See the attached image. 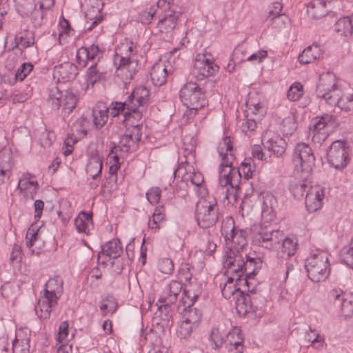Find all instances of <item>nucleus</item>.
<instances>
[{
	"instance_id": "obj_1",
	"label": "nucleus",
	"mask_w": 353,
	"mask_h": 353,
	"mask_svg": "<svg viewBox=\"0 0 353 353\" xmlns=\"http://www.w3.org/2000/svg\"><path fill=\"white\" fill-rule=\"evenodd\" d=\"M224 267L228 274H235L236 281H243L248 288V292L243 296V302H249L250 307L257 308L256 300L258 294L256 289L252 285L251 280L257 274L262 267V261L256 254H247L243 252L239 255L227 256L223 261Z\"/></svg>"
},
{
	"instance_id": "obj_2",
	"label": "nucleus",
	"mask_w": 353,
	"mask_h": 353,
	"mask_svg": "<svg viewBox=\"0 0 353 353\" xmlns=\"http://www.w3.org/2000/svg\"><path fill=\"white\" fill-rule=\"evenodd\" d=\"M217 152L221 159L219 168V184L226 188L225 199L228 203H233L239 198L241 176L237 168L232 165L235 150L230 137H224L219 141Z\"/></svg>"
},
{
	"instance_id": "obj_3",
	"label": "nucleus",
	"mask_w": 353,
	"mask_h": 353,
	"mask_svg": "<svg viewBox=\"0 0 353 353\" xmlns=\"http://www.w3.org/2000/svg\"><path fill=\"white\" fill-rule=\"evenodd\" d=\"M195 139L193 137H185L183 140L182 146L185 161H182L173 172L174 179L172 181L174 180L178 181L180 179L177 186L183 190H185L189 183L194 186H199L198 194L200 196L207 195L208 190L203 185V176L200 172L195 171L192 165L195 159Z\"/></svg>"
},
{
	"instance_id": "obj_4",
	"label": "nucleus",
	"mask_w": 353,
	"mask_h": 353,
	"mask_svg": "<svg viewBox=\"0 0 353 353\" xmlns=\"http://www.w3.org/2000/svg\"><path fill=\"white\" fill-rule=\"evenodd\" d=\"M334 81L330 74L320 76L316 89L317 97L331 108L338 107L345 112H353V93H344Z\"/></svg>"
},
{
	"instance_id": "obj_5",
	"label": "nucleus",
	"mask_w": 353,
	"mask_h": 353,
	"mask_svg": "<svg viewBox=\"0 0 353 353\" xmlns=\"http://www.w3.org/2000/svg\"><path fill=\"white\" fill-rule=\"evenodd\" d=\"M63 292V280L59 276L50 278L46 283L44 289L40 293L39 299L35 306V312L41 319H48L52 308L57 305Z\"/></svg>"
},
{
	"instance_id": "obj_6",
	"label": "nucleus",
	"mask_w": 353,
	"mask_h": 353,
	"mask_svg": "<svg viewBox=\"0 0 353 353\" xmlns=\"http://www.w3.org/2000/svg\"><path fill=\"white\" fill-rule=\"evenodd\" d=\"M132 102V92L128 97L125 102H112L109 108L103 107V109H94L92 112L93 125L96 129L101 128L108 119L110 113L112 117L119 114L123 117L121 122L123 126L129 130L132 125L129 123L132 117V106L130 103Z\"/></svg>"
},
{
	"instance_id": "obj_7",
	"label": "nucleus",
	"mask_w": 353,
	"mask_h": 353,
	"mask_svg": "<svg viewBox=\"0 0 353 353\" xmlns=\"http://www.w3.org/2000/svg\"><path fill=\"white\" fill-rule=\"evenodd\" d=\"M328 256L326 252L319 249L310 252L305 259V268L312 281L319 283L328 277L330 271Z\"/></svg>"
},
{
	"instance_id": "obj_8",
	"label": "nucleus",
	"mask_w": 353,
	"mask_h": 353,
	"mask_svg": "<svg viewBox=\"0 0 353 353\" xmlns=\"http://www.w3.org/2000/svg\"><path fill=\"white\" fill-rule=\"evenodd\" d=\"M199 186H194L197 195L201 199L197 201L195 209V219L200 228H208L214 225L218 220L219 207L215 198L205 195L200 196L198 194Z\"/></svg>"
},
{
	"instance_id": "obj_9",
	"label": "nucleus",
	"mask_w": 353,
	"mask_h": 353,
	"mask_svg": "<svg viewBox=\"0 0 353 353\" xmlns=\"http://www.w3.org/2000/svg\"><path fill=\"white\" fill-rule=\"evenodd\" d=\"M279 248L276 254L277 263L281 268L279 271V277L281 281L285 282L289 274L294 270L296 261L292 259L296 253L297 243L290 238H283L279 244Z\"/></svg>"
},
{
	"instance_id": "obj_10",
	"label": "nucleus",
	"mask_w": 353,
	"mask_h": 353,
	"mask_svg": "<svg viewBox=\"0 0 353 353\" xmlns=\"http://www.w3.org/2000/svg\"><path fill=\"white\" fill-rule=\"evenodd\" d=\"M132 46L127 43H121L115 50L114 63L117 67L116 73L123 83L125 88H128L132 79L131 70V54Z\"/></svg>"
},
{
	"instance_id": "obj_11",
	"label": "nucleus",
	"mask_w": 353,
	"mask_h": 353,
	"mask_svg": "<svg viewBox=\"0 0 353 353\" xmlns=\"http://www.w3.org/2000/svg\"><path fill=\"white\" fill-rule=\"evenodd\" d=\"M150 88L148 74L143 72L139 74L134 88V100L136 101V103H134V119H141L146 111L150 95Z\"/></svg>"
},
{
	"instance_id": "obj_12",
	"label": "nucleus",
	"mask_w": 353,
	"mask_h": 353,
	"mask_svg": "<svg viewBox=\"0 0 353 353\" xmlns=\"http://www.w3.org/2000/svg\"><path fill=\"white\" fill-rule=\"evenodd\" d=\"M251 241L255 245L268 249L276 250L282 240L283 232L279 230H268L261 225L251 227Z\"/></svg>"
},
{
	"instance_id": "obj_13",
	"label": "nucleus",
	"mask_w": 353,
	"mask_h": 353,
	"mask_svg": "<svg viewBox=\"0 0 353 353\" xmlns=\"http://www.w3.org/2000/svg\"><path fill=\"white\" fill-rule=\"evenodd\" d=\"M335 124V118L330 114L316 117L312 121L308 129V137L316 145H321L326 140Z\"/></svg>"
},
{
	"instance_id": "obj_14",
	"label": "nucleus",
	"mask_w": 353,
	"mask_h": 353,
	"mask_svg": "<svg viewBox=\"0 0 353 353\" xmlns=\"http://www.w3.org/2000/svg\"><path fill=\"white\" fill-rule=\"evenodd\" d=\"M228 225L222 228V234L225 236L226 244L230 247L228 256L241 254L245 252L247 245V232L243 230L235 228L234 221L229 222Z\"/></svg>"
},
{
	"instance_id": "obj_15",
	"label": "nucleus",
	"mask_w": 353,
	"mask_h": 353,
	"mask_svg": "<svg viewBox=\"0 0 353 353\" xmlns=\"http://www.w3.org/2000/svg\"><path fill=\"white\" fill-rule=\"evenodd\" d=\"M292 162L297 172H301L306 176L311 174L314 166L315 157L308 144L299 143L294 148Z\"/></svg>"
},
{
	"instance_id": "obj_16",
	"label": "nucleus",
	"mask_w": 353,
	"mask_h": 353,
	"mask_svg": "<svg viewBox=\"0 0 353 353\" xmlns=\"http://www.w3.org/2000/svg\"><path fill=\"white\" fill-rule=\"evenodd\" d=\"M179 97L183 105L190 110L196 111L206 104L200 87L194 82L185 84L180 90Z\"/></svg>"
},
{
	"instance_id": "obj_17",
	"label": "nucleus",
	"mask_w": 353,
	"mask_h": 353,
	"mask_svg": "<svg viewBox=\"0 0 353 353\" xmlns=\"http://www.w3.org/2000/svg\"><path fill=\"white\" fill-rule=\"evenodd\" d=\"M349 152L350 148L347 141H333L327 152L328 163L335 169L343 170L350 161Z\"/></svg>"
},
{
	"instance_id": "obj_18",
	"label": "nucleus",
	"mask_w": 353,
	"mask_h": 353,
	"mask_svg": "<svg viewBox=\"0 0 353 353\" xmlns=\"http://www.w3.org/2000/svg\"><path fill=\"white\" fill-rule=\"evenodd\" d=\"M122 252V248L118 239H113L102 246V250L98 254V263L107 265L112 263V259H118Z\"/></svg>"
},
{
	"instance_id": "obj_19",
	"label": "nucleus",
	"mask_w": 353,
	"mask_h": 353,
	"mask_svg": "<svg viewBox=\"0 0 353 353\" xmlns=\"http://www.w3.org/2000/svg\"><path fill=\"white\" fill-rule=\"evenodd\" d=\"M325 198V188L320 185L310 186L305 194V207L309 212L321 209Z\"/></svg>"
},
{
	"instance_id": "obj_20",
	"label": "nucleus",
	"mask_w": 353,
	"mask_h": 353,
	"mask_svg": "<svg viewBox=\"0 0 353 353\" xmlns=\"http://www.w3.org/2000/svg\"><path fill=\"white\" fill-rule=\"evenodd\" d=\"M218 71V66L205 54H199L194 64V73L201 78L212 76Z\"/></svg>"
},
{
	"instance_id": "obj_21",
	"label": "nucleus",
	"mask_w": 353,
	"mask_h": 353,
	"mask_svg": "<svg viewBox=\"0 0 353 353\" xmlns=\"http://www.w3.org/2000/svg\"><path fill=\"white\" fill-rule=\"evenodd\" d=\"M183 290V284L176 280H172L163 289L159 299V303L174 304Z\"/></svg>"
},
{
	"instance_id": "obj_22",
	"label": "nucleus",
	"mask_w": 353,
	"mask_h": 353,
	"mask_svg": "<svg viewBox=\"0 0 353 353\" xmlns=\"http://www.w3.org/2000/svg\"><path fill=\"white\" fill-rule=\"evenodd\" d=\"M262 144L265 149L277 157H282L285 154L288 146L285 139L279 136L268 138L267 135H265L262 139Z\"/></svg>"
},
{
	"instance_id": "obj_23",
	"label": "nucleus",
	"mask_w": 353,
	"mask_h": 353,
	"mask_svg": "<svg viewBox=\"0 0 353 353\" xmlns=\"http://www.w3.org/2000/svg\"><path fill=\"white\" fill-rule=\"evenodd\" d=\"M39 184L34 176L29 173L23 174L18 183L17 188L25 196L34 199L37 194Z\"/></svg>"
},
{
	"instance_id": "obj_24",
	"label": "nucleus",
	"mask_w": 353,
	"mask_h": 353,
	"mask_svg": "<svg viewBox=\"0 0 353 353\" xmlns=\"http://www.w3.org/2000/svg\"><path fill=\"white\" fill-rule=\"evenodd\" d=\"M225 345L228 353H243V339L240 330L234 329L228 332L225 341Z\"/></svg>"
},
{
	"instance_id": "obj_25",
	"label": "nucleus",
	"mask_w": 353,
	"mask_h": 353,
	"mask_svg": "<svg viewBox=\"0 0 353 353\" xmlns=\"http://www.w3.org/2000/svg\"><path fill=\"white\" fill-rule=\"evenodd\" d=\"M278 208L276 198L271 193H265L263 196L261 207V216L265 221H272L276 216V210Z\"/></svg>"
},
{
	"instance_id": "obj_26",
	"label": "nucleus",
	"mask_w": 353,
	"mask_h": 353,
	"mask_svg": "<svg viewBox=\"0 0 353 353\" xmlns=\"http://www.w3.org/2000/svg\"><path fill=\"white\" fill-rule=\"evenodd\" d=\"M331 8V1L327 0H312L307 6V13L314 19L325 17Z\"/></svg>"
},
{
	"instance_id": "obj_27",
	"label": "nucleus",
	"mask_w": 353,
	"mask_h": 353,
	"mask_svg": "<svg viewBox=\"0 0 353 353\" xmlns=\"http://www.w3.org/2000/svg\"><path fill=\"white\" fill-rule=\"evenodd\" d=\"M305 174L301 176V179L294 178L290 181L289 189L294 198L300 199L304 196L305 193L310 188V182Z\"/></svg>"
},
{
	"instance_id": "obj_28",
	"label": "nucleus",
	"mask_w": 353,
	"mask_h": 353,
	"mask_svg": "<svg viewBox=\"0 0 353 353\" xmlns=\"http://www.w3.org/2000/svg\"><path fill=\"white\" fill-rule=\"evenodd\" d=\"M39 228L32 225L28 230L26 235V245L30 250L32 255H38L41 252V242L38 235Z\"/></svg>"
},
{
	"instance_id": "obj_29",
	"label": "nucleus",
	"mask_w": 353,
	"mask_h": 353,
	"mask_svg": "<svg viewBox=\"0 0 353 353\" xmlns=\"http://www.w3.org/2000/svg\"><path fill=\"white\" fill-rule=\"evenodd\" d=\"M74 226L79 233L88 235L93 228L92 213L81 212L74 219Z\"/></svg>"
},
{
	"instance_id": "obj_30",
	"label": "nucleus",
	"mask_w": 353,
	"mask_h": 353,
	"mask_svg": "<svg viewBox=\"0 0 353 353\" xmlns=\"http://www.w3.org/2000/svg\"><path fill=\"white\" fill-rule=\"evenodd\" d=\"M168 69L165 61L156 62L152 67L150 72L151 81L155 85H162L166 81Z\"/></svg>"
},
{
	"instance_id": "obj_31",
	"label": "nucleus",
	"mask_w": 353,
	"mask_h": 353,
	"mask_svg": "<svg viewBox=\"0 0 353 353\" xmlns=\"http://www.w3.org/2000/svg\"><path fill=\"white\" fill-rule=\"evenodd\" d=\"M322 55L323 52L320 46L317 44H312L299 54L298 60L301 64H308L320 59Z\"/></svg>"
},
{
	"instance_id": "obj_32",
	"label": "nucleus",
	"mask_w": 353,
	"mask_h": 353,
	"mask_svg": "<svg viewBox=\"0 0 353 353\" xmlns=\"http://www.w3.org/2000/svg\"><path fill=\"white\" fill-rule=\"evenodd\" d=\"M160 303L158 306V310L154 314V319L160 321L159 322L157 321V324H161L162 327H168L172 325V304Z\"/></svg>"
},
{
	"instance_id": "obj_33",
	"label": "nucleus",
	"mask_w": 353,
	"mask_h": 353,
	"mask_svg": "<svg viewBox=\"0 0 353 353\" xmlns=\"http://www.w3.org/2000/svg\"><path fill=\"white\" fill-rule=\"evenodd\" d=\"M23 332L19 330L16 332L15 339L12 343L13 353H28L30 350V331H26L25 336L21 337Z\"/></svg>"
},
{
	"instance_id": "obj_34",
	"label": "nucleus",
	"mask_w": 353,
	"mask_h": 353,
	"mask_svg": "<svg viewBox=\"0 0 353 353\" xmlns=\"http://www.w3.org/2000/svg\"><path fill=\"white\" fill-rule=\"evenodd\" d=\"M304 340L310 343L309 346L317 350H322L325 345V336L310 327L305 334Z\"/></svg>"
},
{
	"instance_id": "obj_35",
	"label": "nucleus",
	"mask_w": 353,
	"mask_h": 353,
	"mask_svg": "<svg viewBox=\"0 0 353 353\" xmlns=\"http://www.w3.org/2000/svg\"><path fill=\"white\" fill-rule=\"evenodd\" d=\"M101 52L98 46L92 44L88 48H80L77 54V59H78V63L79 65L85 67L87 63L86 61L82 60L81 62V56L84 55L87 60L93 61L94 63L97 61H99L100 59Z\"/></svg>"
},
{
	"instance_id": "obj_36",
	"label": "nucleus",
	"mask_w": 353,
	"mask_h": 353,
	"mask_svg": "<svg viewBox=\"0 0 353 353\" xmlns=\"http://www.w3.org/2000/svg\"><path fill=\"white\" fill-rule=\"evenodd\" d=\"M224 283H220V288L221 289L222 295L226 299H229L234 295L236 292L243 294V292L240 290L236 286V277H232L224 275ZM235 276H236L235 275Z\"/></svg>"
},
{
	"instance_id": "obj_37",
	"label": "nucleus",
	"mask_w": 353,
	"mask_h": 353,
	"mask_svg": "<svg viewBox=\"0 0 353 353\" xmlns=\"http://www.w3.org/2000/svg\"><path fill=\"white\" fill-rule=\"evenodd\" d=\"M103 168L102 157L98 154H92L86 166V172L93 179H96L101 174Z\"/></svg>"
},
{
	"instance_id": "obj_38",
	"label": "nucleus",
	"mask_w": 353,
	"mask_h": 353,
	"mask_svg": "<svg viewBox=\"0 0 353 353\" xmlns=\"http://www.w3.org/2000/svg\"><path fill=\"white\" fill-rule=\"evenodd\" d=\"M335 31L339 35L353 37V16L340 18L335 24Z\"/></svg>"
},
{
	"instance_id": "obj_39",
	"label": "nucleus",
	"mask_w": 353,
	"mask_h": 353,
	"mask_svg": "<svg viewBox=\"0 0 353 353\" xmlns=\"http://www.w3.org/2000/svg\"><path fill=\"white\" fill-rule=\"evenodd\" d=\"M14 1L17 12L22 17H28L37 6L34 0H14Z\"/></svg>"
},
{
	"instance_id": "obj_40",
	"label": "nucleus",
	"mask_w": 353,
	"mask_h": 353,
	"mask_svg": "<svg viewBox=\"0 0 353 353\" xmlns=\"http://www.w3.org/2000/svg\"><path fill=\"white\" fill-rule=\"evenodd\" d=\"M10 159L9 154L0 152V184L4 183L5 180L10 176L11 168Z\"/></svg>"
},
{
	"instance_id": "obj_41",
	"label": "nucleus",
	"mask_w": 353,
	"mask_h": 353,
	"mask_svg": "<svg viewBox=\"0 0 353 353\" xmlns=\"http://www.w3.org/2000/svg\"><path fill=\"white\" fill-rule=\"evenodd\" d=\"M62 94L57 87L50 89L47 99L48 105L52 110H59L62 104Z\"/></svg>"
},
{
	"instance_id": "obj_42",
	"label": "nucleus",
	"mask_w": 353,
	"mask_h": 353,
	"mask_svg": "<svg viewBox=\"0 0 353 353\" xmlns=\"http://www.w3.org/2000/svg\"><path fill=\"white\" fill-rule=\"evenodd\" d=\"M17 46L23 48L32 46L34 43V34L30 31H23L18 33L14 38Z\"/></svg>"
},
{
	"instance_id": "obj_43",
	"label": "nucleus",
	"mask_w": 353,
	"mask_h": 353,
	"mask_svg": "<svg viewBox=\"0 0 353 353\" xmlns=\"http://www.w3.org/2000/svg\"><path fill=\"white\" fill-rule=\"evenodd\" d=\"M118 306V303L112 296H107L101 301L100 310L105 315L113 314Z\"/></svg>"
},
{
	"instance_id": "obj_44",
	"label": "nucleus",
	"mask_w": 353,
	"mask_h": 353,
	"mask_svg": "<svg viewBox=\"0 0 353 353\" xmlns=\"http://www.w3.org/2000/svg\"><path fill=\"white\" fill-rule=\"evenodd\" d=\"M57 72L63 79L70 81L75 77L76 68L70 63H65L59 65Z\"/></svg>"
},
{
	"instance_id": "obj_45",
	"label": "nucleus",
	"mask_w": 353,
	"mask_h": 353,
	"mask_svg": "<svg viewBox=\"0 0 353 353\" xmlns=\"http://www.w3.org/2000/svg\"><path fill=\"white\" fill-rule=\"evenodd\" d=\"M165 218V210L163 206H157L152 214V219L148 221V227L151 229H157L159 228V223Z\"/></svg>"
},
{
	"instance_id": "obj_46",
	"label": "nucleus",
	"mask_w": 353,
	"mask_h": 353,
	"mask_svg": "<svg viewBox=\"0 0 353 353\" xmlns=\"http://www.w3.org/2000/svg\"><path fill=\"white\" fill-rule=\"evenodd\" d=\"M178 19L179 14L176 12H172L167 14L163 19L159 21V23L161 28H165V31L169 32L175 28Z\"/></svg>"
},
{
	"instance_id": "obj_47",
	"label": "nucleus",
	"mask_w": 353,
	"mask_h": 353,
	"mask_svg": "<svg viewBox=\"0 0 353 353\" xmlns=\"http://www.w3.org/2000/svg\"><path fill=\"white\" fill-rule=\"evenodd\" d=\"M77 97L70 91H66L63 102V110L65 114H69L76 107Z\"/></svg>"
},
{
	"instance_id": "obj_48",
	"label": "nucleus",
	"mask_w": 353,
	"mask_h": 353,
	"mask_svg": "<svg viewBox=\"0 0 353 353\" xmlns=\"http://www.w3.org/2000/svg\"><path fill=\"white\" fill-rule=\"evenodd\" d=\"M338 305L341 307L343 316H351L353 314V294H347L346 296H343Z\"/></svg>"
},
{
	"instance_id": "obj_49",
	"label": "nucleus",
	"mask_w": 353,
	"mask_h": 353,
	"mask_svg": "<svg viewBox=\"0 0 353 353\" xmlns=\"http://www.w3.org/2000/svg\"><path fill=\"white\" fill-rule=\"evenodd\" d=\"M237 170L241 175V173L243 174L245 179H249L252 178L253 173L255 172V165L253 160L250 158L245 159L241 163L240 168Z\"/></svg>"
},
{
	"instance_id": "obj_50",
	"label": "nucleus",
	"mask_w": 353,
	"mask_h": 353,
	"mask_svg": "<svg viewBox=\"0 0 353 353\" xmlns=\"http://www.w3.org/2000/svg\"><path fill=\"white\" fill-rule=\"evenodd\" d=\"M303 94V87L300 82H294L288 89L287 97L291 101H296Z\"/></svg>"
},
{
	"instance_id": "obj_51",
	"label": "nucleus",
	"mask_w": 353,
	"mask_h": 353,
	"mask_svg": "<svg viewBox=\"0 0 353 353\" xmlns=\"http://www.w3.org/2000/svg\"><path fill=\"white\" fill-rule=\"evenodd\" d=\"M296 129V124L293 116L286 117L281 123V130L283 134H292Z\"/></svg>"
},
{
	"instance_id": "obj_52",
	"label": "nucleus",
	"mask_w": 353,
	"mask_h": 353,
	"mask_svg": "<svg viewBox=\"0 0 353 353\" xmlns=\"http://www.w3.org/2000/svg\"><path fill=\"white\" fill-rule=\"evenodd\" d=\"M157 268L161 273L170 275L174 272V265L172 259L164 257L159 259Z\"/></svg>"
},
{
	"instance_id": "obj_53",
	"label": "nucleus",
	"mask_w": 353,
	"mask_h": 353,
	"mask_svg": "<svg viewBox=\"0 0 353 353\" xmlns=\"http://www.w3.org/2000/svg\"><path fill=\"white\" fill-rule=\"evenodd\" d=\"M201 316L202 314L200 310L196 308H190L188 310L185 311L182 319L196 327L200 322Z\"/></svg>"
},
{
	"instance_id": "obj_54",
	"label": "nucleus",
	"mask_w": 353,
	"mask_h": 353,
	"mask_svg": "<svg viewBox=\"0 0 353 353\" xmlns=\"http://www.w3.org/2000/svg\"><path fill=\"white\" fill-rule=\"evenodd\" d=\"M54 140L55 135L54 132L48 131L47 130L41 132L38 137L39 143L44 148H50Z\"/></svg>"
},
{
	"instance_id": "obj_55",
	"label": "nucleus",
	"mask_w": 353,
	"mask_h": 353,
	"mask_svg": "<svg viewBox=\"0 0 353 353\" xmlns=\"http://www.w3.org/2000/svg\"><path fill=\"white\" fill-rule=\"evenodd\" d=\"M200 294L201 290L199 288L194 292H192L190 290L184 289L182 293V294L184 295V296L182 297L184 306L190 307L194 304Z\"/></svg>"
},
{
	"instance_id": "obj_56",
	"label": "nucleus",
	"mask_w": 353,
	"mask_h": 353,
	"mask_svg": "<svg viewBox=\"0 0 353 353\" xmlns=\"http://www.w3.org/2000/svg\"><path fill=\"white\" fill-rule=\"evenodd\" d=\"M194 327L196 326L183 319L177 328V334L181 339H186L190 336Z\"/></svg>"
},
{
	"instance_id": "obj_57",
	"label": "nucleus",
	"mask_w": 353,
	"mask_h": 353,
	"mask_svg": "<svg viewBox=\"0 0 353 353\" xmlns=\"http://www.w3.org/2000/svg\"><path fill=\"white\" fill-rule=\"evenodd\" d=\"M31 22L34 28H37L41 27L43 23V18L46 12L41 8L37 7L30 12Z\"/></svg>"
},
{
	"instance_id": "obj_58",
	"label": "nucleus",
	"mask_w": 353,
	"mask_h": 353,
	"mask_svg": "<svg viewBox=\"0 0 353 353\" xmlns=\"http://www.w3.org/2000/svg\"><path fill=\"white\" fill-rule=\"evenodd\" d=\"M342 257L345 263L353 269V236L348 246L343 249Z\"/></svg>"
},
{
	"instance_id": "obj_59",
	"label": "nucleus",
	"mask_w": 353,
	"mask_h": 353,
	"mask_svg": "<svg viewBox=\"0 0 353 353\" xmlns=\"http://www.w3.org/2000/svg\"><path fill=\"white\" fill-rule=\"evenodd\" d=\"M256 119V118H249L247 115L245 120L241 124V131L249 136L253 134L257 128Z\"/></svg>"
},
{
	"instance_id": "obj_60",
	"label": "nucleus",
	"mask_w": 353,
	"mask_h": 353,
	"mask_svg": "<svg viewBox=\"0 0 353 353\" xmlns=\"http://www.w3.org/2000/svg\"><path fill=\"white\" fill-rule=\"evenodd\" d=\"M112 154L113 148H112L111 152L108 155L107 161V164L109 165V174L112 176L116 175L120 167L119 157L117 155H114Z\"/></svg>"
},
{
	"instance_id": "obj_61",
	"label": "nucleus",
	"mask_w": 353,
	"mask_h": 353,
	"mask_svg": "<svg viewBox=\"0 0 353 353\" xmlns=\"http://www.w3.org/2000/svg\"><path fill=\"white\" fill-rule=\"evenodd\" d=\"M33 65L30 63H23L15 73V80L23 81L32 70Z\"/></svg>"
},
{
	"instance_id": "obj_62",
	"label": "nucleus",
	"mask_w": 353,
	"mask_h": 353,
	"mask_svg": "<svg viewBox=\"0 0 353 353\" xmlns=\"http://www.w3.org/2000/svg\"><path fill=\"white\" fill-rule=\"evenodd\" d=\"M88 83L94 85L97 81L100 80L101 73L97 69V62L93 63L88 68Z\"/></svg>"
},
{
	"instance_id": "obj_63",
	"label": "nucleus",
	"mask_w": 353,
	"mask_h": 353,
	"mask_svg": "<svg viewBox=\"0 0 353 353\" xmlns=\"http://www.w3.org/2000/svg\"><path fill=\"white\" fill-rule=\"evenodd\" d=\"M88 121L86 118L81 117L75 121L72 125L73 130L79 132L83 136H85L88 132Z\"/></svg>"
},
{
	"instance_id": "obj_64",
	"label": "nucleus",
	"mask_w": 353,
	"mask_h": 353,
	"mask_svg": "<svg viewBox=\"0 0 353 353\" xmlns=\"http://www.w3.org/2000/svg\"><path fill=\"white\" fill-rule=\"evenodd\" d=\"M247 106L248 107L250 112L254 114L256 118H260L263 116L264 110L260 102L252 103V101H248L247 102Z\"/></svg>"
}]
</instances>
